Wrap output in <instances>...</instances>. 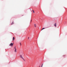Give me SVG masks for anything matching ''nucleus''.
<instances>
[{"mask_svg":"<svg viewBox=\"0 0 67 67\" xmlns=\"http://www.w3.org/2000/svg\"><path fill=\"white\" fill-rule=\"evenodd\" d=\"M20 58H21V59H22L23 60H24V61H25L24 59L23 58V57H22V55H20Z\"/></svg>","mask_w":67,"mask_h":67,"instance_id":"nucleus-1","label":"nucleus"},{"mask_svg":"<svg viewBox=\"0 0 67 67\" xmlns=\"http://www.w3.org/2000/svg\"><path fill=\"white\" fill-rule=\"evenodd\" d=\"M14 52L15 53H16V47H14Z\"/></svg>","mask_w":67,"mask_h":67,"instance_id":"nucleus-2","label":"nucleus"},{"mask_svg":"<svg viewBox=\"0 0 67 67\" xmlns=\"http://www.w3.org/2000/svg\"><path fill=\"white\" fill-rule=\"evenodd\" d=\"M10 46H11V47H12L13 46V43H11L9 45Z\"/></svg>","mask_w":67,"mask_h":67,"instance_id":"nucleus-3","label":"nucleus"},{"mask_svg":"<svg viewBox=\"0 0 67 67\" xmlns=\"http://www.w3.org/2000/svg\"><path fill=\"white\" fill-rule=\"evenodd\" d=\"M14 40H15V38L14 37H13V41H14Z\"/></svg>","mask_w":67,"mask_h":67,"instance_id":"nucleus-4","label":"nucleus"},{"mask_svg":"<svg viewBox=\"0 0 67 67\" xmlns=\"http://www.w3.org/2000/svg\"><path fill=\"white\" fill-rule=\"evenodd\" d=\"M54 26L55 27H56V23H55L54 24Z\"/></svg>","mask_w":67,"mask_h":67,"instance_id":"nucleus-5","label":"nucleus"},{"mask_svg":"<svg viewBox=\"0 0 67 67\" xmlns=\"http://www.w3.org/2000/svg\"><path fill=\"white\" fill-rule=\"evenodd\" d=\"M36 24H34V26L35 27H36Z\"/></svg>","mask_w":67,"mask_h":67,"instance_id":"nucleus-6","label":"nucleus"},{"mask_svg":"<svg viewBox=\"0 0 67 67\" xmlns=\"http://www.w3.org/2000/svg\"><path fill=\"white\" fill-rule=\"evenodd\" d=\"M14 24V23L13 22L11 24V25H12V24Z\"/></svg>","mask_w":67,"mask_h":67,"instance_id":"nucleus-7","label":"nucleus"},{"mask_svg":"<svg viewBox=\"0 0 67 67\" xmlns=\"http://www.w3.org/2000/svg\"><path fill=\"white\" fill-rule=\"evenodd\" d=\"M44 29H45V28H42L41 31H42V30H44Z\"/></svg>","mask_w":67,"mask_h":67,"instance_id":"nucleus-8","label":"nucleus"},{"mask_svg":"<svg viewBox=\"0 0 67 67\" xmlns=\"http://www.w3.org/2000/svg\"><path fill=\"white\" fill-rule=\"evenodd\" d=\"M32 11L33 12V13H34V12H34V11L33 10H32Z\"/></svg>","mask_w":67,"mask_h":67,"instance_id":"nucleus-9","label":"nucleus"},{"mask_svg":"<svg viewBox=\"0 0 67 67\" xmlns=\"http://www.w3.org/2000/svg\"><path fill=\"white\" fill-rule=\"evenodd\" d=\"M43 64H42L41 65V67H42V66H43Z\"/></svg>","mask_w":67,"mask_h":67,"instance_id":"nucleus-10","label":"nucleus"},{"mask_svg":"<svg viewBox=\"0 0 67 67\" xmlns=\"http://www.w3.org/2000/svg\"><path fill=\"white\" fill-rule=\"evenodd\" d=\"M20 45H21V43H20Z\"/></svg>","mask_w":67,"mask_h":67,"instance_id":"nucleus-11","label":"nucleus"},{"mask_svg":"<svg viewBox=\"0 0 67 67\" xmlns=\"http://www.w3.org/2000/svg\"><path fill=\"white\" fill-rule=\"evenodd\" d=\"M28 39H29V37H28Z\"/></svg>","mask_w":67,"mask_h":67,"instance_id":"nucleus-12","label":"nucleus"},{"mask_svg":"<svg viewBox=\"0 0 67 67\" xmlns=\"http://www.w3.org/2000/svg\"><path fill=\"white\" fill-rule=\"evenodd\" d=\"M39 67H41L40 66H39Z\"/></svg>","mask_w":67,"mask_h":67,"instance_id":"nucleus-13","label":"nucleus"},{"mask_svg":"<svg viewBox=\"0 0 67 67\" xmlns=\"http://www.w3.org/2000/svg\"><path fill=\"white\" fill-rule=\"evenodd\" d=\"M31 21H32V20H31Z\"/></svg>","mask_w":67,"mask_h":67,"instance_id":"nucleus-14","label":"nucleus"}]
</instances>
